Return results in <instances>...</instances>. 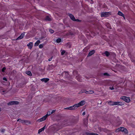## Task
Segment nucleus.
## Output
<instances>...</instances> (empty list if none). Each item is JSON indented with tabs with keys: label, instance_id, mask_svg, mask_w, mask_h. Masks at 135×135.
<instances>
[{
	"label": "nucleus",
	"instance_id": "f257e3e1",
	"mask_svg": "<svg viewBox=\"0 0 135 135\" xmlns=\"http://www.w3.org/2000/svg\"><path fill=\"white\" fill-rule=\"evenodd\" d=\"M108 104L110 105H122L124 104L123 103L121 102H114L111 101H110L108 102Z\"/></svg>",
	"mask_w": 135,
	"mask_h": 135
},
{
	"label": "nucleus",
	"instance_id": "f03ea898",
	"mask_svg": "<svg viewBox=\"0 0 135 135\" xmlns=\"http://www.w3.org/2000/svg\"><path fill=\"white\" fill-rule=\"evenodd\" d=\"M110 13L109 12H103L101 13L100 16L101 17H107L110 15Z\"/></svg>",
	"mask_w": 135,
	"mask_h": 135
},
{
	"label": "nucleus",
	"instance_id": "7ed1b4c3",
	"mask_svg": "<svg viewBox=\"0 0 135 135\" xmlns=\"http://www.w3.org/2000/svg\"><path fill=\"white\" fill-rule=\"evenodd\" d=\"M120 99L127 103H129L130 102L129 97L124 96L121 97Z\"/></svg>",
	"mask_w": 135,
	"mask_h": 135
},
{
	"label": "nucleus",
	"instance_id": "20e7f679",
	"mask_svg": "<svg viewBox=\"0 0 135 135\" xmlns=\"http://www.w3.org/2000/svg\"><path fill=\"white\" fill-rule=\"evenodd\" d=\"M19 103V102L17 101H12L10 102L7 103L8 105H12L13 104H18Z\"/></svg>",
	"mask_w": 135,
	"mask_h": 135
},
{
	"label": "nucleus",
	"instance_id": "39448f33",
	"mask_svg": "<svg viewBox=\"0 0 135 135\" xmlns=\"http://www.w3.org/2000/svg\"><path fill=\"white\" fill-rule=\"evenodd\" d=\"M85 101L84 100H82L78 103L76 104L78 108L81 106L85 104Z\"/></svg>",
	"mask_w": 135,
	"mask_h": 135
},
{
	"label": "nucleus",
	"instance_id": "423d86ee",
	"mask_svg": "<svg viewBox=\"0 0 135 135\" xmlns=\"http://www.w3.org/2000/svg\"><path fill=\"white\" fill-rule=\"evenodd\" d=\"M47 117V116H46V115H45V116L42 117L41 118H40L38 120H37V121H38V122H42V121H43L45 120L46 119Z\"/></svg>",
	"mask_w": 135,
	"mask_h": 135
},
{
	"label": "nucleus",
	"instance_id": "0eeeda50",
	"mask_svg": "<svg viewBox=\"0 0 135 135\" xmlns=\"http://www.w3.org/2000/svg\"><path fill=\"white\" fill-rule=\"evenodd\" d=\"M119 130L122 132H126V131H127V130L125 128L123 127H120L119 128Z\"/></svg>",
	"mask_w": 135,
	"mask_h": 135
},
{
	"label": "nucleus",
	"instance_id": "6e6552de",
	"mask_svg": "<svg viewBox=\"0 0 135 135\" xmlns=\"http://www.w3.org/2000/svg\"><path fill=\"white\" fill-rule=\"evenodd\" d=\"M78 108L76 104H75L73 106L70 107V110H73L76 109Z\"/></svg>",
	"mask_w": 135,
	"mask_h": 135
},
{
	"label": "nucleus",
	"instance_id": "1a4fd4ad",
	"mask_svg": "<svg viewBox=\"0 0 135 135\" xmlns=\"http://www.w3.org/2000/svg\"><path fill=\"white\" fill-rule=\"evenodd\" d=\"M69 16L70 17L71 19L73 21H74L75 20V18L74 16L71 14H69Z\"/></svg>",
	"mask_w": 135,
	"mask_h": 135
},
{
	"label": "nucleus",
	"instance_id": "9d476101",
	"mask_svg": "<svg viewBox=\"0 0 135 135\" xmlns=\"http://www.w3.org/2000/svg\"><path fill=\"white\" fill-rule=\"evenodd\" d=\"M25 34L24 33H22L16 39V40H20L22 39L24 37Z\"/></svg>",
	"mask_w": 135,
	"mask_h": 135
},
{
	"label": "nucleus",
	"instance_id": "9b49d317",
	"mask_svg": "<svg viewBox=\"0 0 135 135\" xmlns=\"http://www.w3.org/2000/svg\"><path fill=\"white\" fill-rule=\"evenodd\" d=\"M95 53V51L94 50H92L89 52L88 55V56H90L92 55L93 54Z\"/></svg>",
	"mask_w": 135,
	"mask_h": 135
},
{
	"label": "nucleus",
	"instance_id": "f8f14e48",
	"mask_svg": "<svg viewBox=\"0 0 135 135\" xmlns=\"http://www.w3.org/2000/svg\"><path fill=\"white\" fill-rule=\"evenodd\" d=\"M33 45V43L32 42H30L27 45V46H28V48L31 49Z\"/></svg>",
	"mask_w": 135,
	"mask_h": 135
},
{
	"label": "nucleus",
	"instance_id": "ddd939ff",
	"mask_svg": "<svg viewBox=\"0 0 135 135\" xmlns=\"http://www.w3.org/2000/svg\"><path fill=\"white\" fill-rule=\"evenodd\" d=\"M46 127V126H45L44 127H43L42 128H41L39 129L38 131V133H40V132H42V131H44L45 129V128Z\"/></svg>",
	"mask_w": 135,
	"mask_h": 135
},
{
	"label": "nucleus",
	"instance_id": "4468645a",
	"mask_svg": "<svg viewBox=\"0 0 135 135\" xmlns=\"http://www.w3.org/2000/svg\"><path fill=\"white\" fill-rule=\"evenodd\" d=\"M49 78H44L42 79L41 80L43 82H44L45 83H46L47 81H49Z\"/></svg>",
	"mask_w": 135,
	"mask_h": 135
},
{
	"label": "nucleus",
	"instance_id": "2eb2a0df",
	"mask_svg": "<svg viewBox=\"0 0 135 135\" xmlns=\"http://www.w3.org/2000/svg\"><path fill=\"white\" fill-rule=\"evenodd\" d=\"M45 20L49 21L51 20V19L49 16H47L46 17Z\"/></svg>",
	"mask_w": 135,
	"mask_h": 135
},
{
	"label": "nucleus",
	"instance_id": "dca6fc26",
	"mask_svg": "<svg viewBox=\"0 0 135 135\" xmlns=\"http://www.w3.org/2000/svg\"><path fill=\"white\" fill-rule=\"evenodd\" d=\"M40 40H37L35 44V46H37L40 43Z\"/></svg>",
	"mask_w": 135,
	"mask_h": 135
},
{
	"label": "nucleus",
	"instance_id": "f3484780",
	"mask_svg": "<svg viewBox=\"0 0 135 135\" xmlns=\"http://www.w3.org/2000/svg\"><path fill=\"white\" fill-rule=\"evenodd\" d=\"M118 14L122 16H124V15L121 12L119 11L118 13Z\"/></svg>",
	"mask_w": 135,
	"mask_h": 135
},
{
	"label": "nucleus",
	"instance_id": "a211bd4d",
	"mask_svg": "<svg viewBox=\"0 0 135 135\" xmlns=\"http://www.w3.org/2000/svg\"><path fill=\"white\" fill-rule=\"evenodd\" d=\"M104 54H105L107 57L108 56L110 55L109 52L107 51H106L104 53Z\"/></svg>",
	"mask_w": 135,
	"mask_h": 135
},
{
	"label": "nucleus",
	"instance_id": "6ab92c4d",
	"mask_svg": "<svg viewBox=\"0 0 135 135\" xmlns=\"http://www.w3.org/2000/svg\"><path fill=\"white\" fill-rule=\"evenodd\" d=\"M26 74L27 75H28L30 76H31L32 75V74L31 72L30 71H27L26 72Z\"/></svg>",
	"mask_w": 135,
	"mask_h": 135
},
{
	"label": "nucleus",
	"instance_id": "aec40b11",
	"mask_svg": "<svg viewBox=\"0 0 135 135\" xmlns=\"http://www.w3.org/2000/svg\"><path fill=\"white\" fill-rule=\"evenodd\" d=\"M25 123L26 124H31V122L30 121L27 120H25Z\"/></svg>",
	"mask_w": 135,
	"mask_h": 135
},
{
	"label": "nucleus",
	"instance_id": "412c9836",
	"mask_svg": "<svg viewBox=\"0 0 135 135\" xmlns=\"http://www.w3.org/2000/svg\"><path fill=\"white\" fill-rule=\"evenodd\" d=\"M52 114V113H51V112H47V114L46 115V116H47V117L49 115H50L51 114Z\"/></svg>",
	"mask_w": 135,
	"mask_h": 135
},
{
	"label": "nucleus",
	"instance_id": "4be33fe9",
	"mask_svg": "<svg viewBox=\"0 0 135 135\" xmlns=\"http://www.w3.org/2000/svg\"><path fill=\"white\" fill-rule=\"evenodd\" d=\"M61 51H62L61 52V55H63L65 53V51L64 50H62Z\"/></svg>",
	"mask_w": 135,
	"mask_h": 135
},
{
	"label": "nucleus",
	"instance_id": "5701e85b",
	"mask_svg": "<svg viewBox=\"0 0 135 135\" xmlns=\"http://www.w3.org/2000/svg\"><path fill=\"white\" fill-rule=\"evenodd\" d=\"M61 41V39L59 38H58L57 39L56 42L57 43H59V42H60Z\"/></svg>",
	"mask_w": 135,
	"mask_h": 135
},
{
	"label": "nucleus",
	"instance_id": "b1692460",
	"mask_svg": "<svg viewBox=\"0 0 135 135\" xmlns=\"http://www.w3.org/2000/svg\"><path fill=\"white\" fill-rule=\"evenodd\" d=\"M65 73V74L66 75H68V72H63V73H62L61 74V76H63V73Z\"/></svg>",
	"mask_w": 135,
	"mask_h": 135
},
{
	"label": "nucleus",
	"instance_id": "393cba45",
	"mask_svg": "<svg viewBox=\"0 0 135 135\" xmlns=\"http://www.w3.org/2000/svg\"><path fill=\"white\" fill-rule=\"evenodd\" d=\"M49 31L51 33H52L54 32V31L51 29H49Z\"/></svg>",
	"mask_w": 135,
	"mask_h": 135
},
{
	"label": "nucleus",
	"instance_id": "a878e982",
	"mask_svg": "<svg viewBox=\"0 0 135 135\" xmlns=\"http://www.w3.org/2000/svg\"><path fill=\"white\" fill-rule=\"evenodd\" d=\"M50 67H51L52 68H54L55 67V66L52 64L51 65H50Z\"/></svg>",
	"mask_w": 135,
	"mask_h": 135
},
{
	"label": "nucleus",
	"instance_id": "bb28decb",
	"mask_svg": "<svg viewBox=\"0 0 135 135\" xmlns=\"http://www.w3.org/2000/svg\"><path fill=\"white\" fill-rule=\"evenodd\" d=\"M43 47V45L42 44H40L39 46V47L40 48H42Z\"/></svg>",
	"mask_w": 135,
	"mask_h": 135
},
{
	"label": "nucleus",
	"instance_id": "cd10ccee",
	"mask_svg": "<svg viewBox=\"0 0 135 135\" xmlns=\"http://www.w3.org/2000/svg\"><path fill=\"white\" fill-rule=\"evenodd\" d=\"M6 69V68L5 67H3L2 69V72H4L5 70Z\"/></svg>",
	"mask_w": 135,
	"mask_h": 135
},
{
	"label": "nucleus",
	"instance_id": "c85d7f7f",
	"mask_svg": "<svg viewBox=\"0 0 135 135\" xmlns=\"http://www.w3.org/2000/svg\"><path fill=\"white\" fill-rule=\"evenodd\" d=\"M89 94H93L94 93V91L93 90H89Z\"/></svg>",
	"mask_w": 135,
	"mask_h": 135
},
{
	"label": "nucleus",
	"instance_id": "c756f323",
	"mask_svg": "<svg viewBox=\"0 0 135 135\" xmlns=\"http://www.w3.org/2000/svg\"><path fill=\"white\" fill-rule=\"evenodd\" d=\"M104 75H106L107 76H108L109 75V74L107 73H105L104 74Z\"/></svg>",
	"mask_w": 135,
	"mask_h": 135
},
{
	"label": "nucleus",
	"instance_id": "7c9ffc66",
	"mask_svg": "<svg viewBox=\"0 0 135 135\" xmlns=\"http://www.w3.org/2000/svg\"><path fill=\"white\" fill-rule=\"evenodd\" d=\"M20 122H21V123H25V120H21Z\"/></svg>",
	"mask_w": 135,
	"mask_h": 135
},
{
	"label": "nucleus",
	"instance_id": "2f4dec72",
	"mask_svg": "<svg viewBox=\"0 0 135 135\" xmlns=\"http://www.w3.org/2000/svg\"><path fill=\"white\" fill-rule=\"evenodd\" d=\"M74 21H76L77 22H81V20H79L78 19H75V20Z\"/></svg>",
	"mask_w": 135,
	"mask_h": 135
},
{
	"label": "nucleus",
	"instance_id": "473e14b6",
	"mask_svg": "<svg viewBox=\"0 0 135 135\" xmlns=\"http://www.w3.org/2000/svg\"><path fill=\"white\" fill-rule=\"evenodd\" d=\"M81 92H82V93H85V90L84 89H82L81 90Z\"/></svg>",
	"mask_w": 135,
	"mask_h": 135
},
{
	"label": "nucleus",
	"instance_id": "72a5a7b5",
	"mask_svg": "<svg viewBox=\"0 0 135 135\" xmlns=\"http://www.w3.org/2000/svg\"><path fill=\"white\" fill-rule=\"evenodd\" d=\"M5 131V130L4 129H2L1 130V132H4Z\"/></svg>",
	"mask_w": 135,
	"mask_h": 135
},
{
	"label": "nucleus",
	"instance_id": "f704fd0d",
	"mask_svg": "<svg viewBox=\"0 0 135 135\" xmlns=\"http://www.w3.org/2000/svg\"><path fill=\"white\" fill-rule=\"evenodd\" d=\"M89 91H86V90H85V93H86V94H89Z\"/></svg>",
	"mask_w": 135,
	"mask_h": 135
},
{
	"label": "nucleus",
	"instance_id": "c9c22d12",
	"mask_svg": "<svg viewBox=\"0 0 135 135\" xmlns=\"http://www.w3.org/2000/svg\"><path fill=\"white\" fill-rule=\"evenodd\" d=\"M109 89H111V90H113V89H114V88L113 87H109Z\"/></svg>",
	"mask_w": 135,
	"mask_h": 135
},
{
	"label": "nucleus",
	"instance_id": "e433bc0d",
	"mask_svg": "<svg viewBox=\"0 0 135 135\" xmlns=\"http://www.w3.org/2000/svg\"><path fill=\"white\" fill-rule=\"evenodd\" d=\"M52 57L51 58L49 59H48V60L49 61H50L52 59Z\"/></svg>",
	"mask_w": 135,
	"mask_h": 135
},
{
	"label": "nucleus",
	"instance_id": "4c0bfd02",
	"mask_svg": "<svg viewBox=\"0 0 135 135\" xmlns=\"http://www.w3.org/2000/svg\"><path fill=\"white\" fill-rule=\"evenodd\" d=\"M70 107H67V108H65L64 109H69V110H70Z\"/></svg>",
	"mask_w": 135,
	"mask_h": 135
},
{
	"label": "nucleus",
	"instance_id": "58836bf2",
	"mask_svg": "<svg viewBox=\"0 0 135 135\" xmlns=\"http://www.w3.org/2000/svg\"><path fill=\"white\" fill-rule=\"evenodd\" d=\"M85 112H83V113H82V115H85Z\"/></svg>",
	"mask_w": 135,
	"mask_h": 135
},
{
	"label": "nucleus",
	"instance_id": "ea45409f",
	"mask_svg": "<svg viewBox=\"0 0 135 135\" xmlns=\"http://www.w3.org/2000/svg\"><path fill=\"white\" fill-rule=\"evenodd\" d=\"M3 80H5V81H7V79H6V78H3Z\"/></svg>",
	"mask_w": 135,
	"mask_h": 135
},
{
	"label": "nucleus",
	"instance_id": "a19ab883",
	"mask_svg": "<svg viewBox=\"0 0 135 135\" xmlns=\"http://www.w3.org/2000/svg\"><path fill=\"white\" fill-rule=\"evenodd\" d=\"M55 111V110H53L52 111V112H51V113H52V114Z\"/></svg>",
	"mask_w": 135,
	"mask_h": 135
},
{
	"label": "nucleus",
	"instance_id": "79ce46f5",
	"mask_svg": "<svg viewBox=\"0 0 135 135\" xmlns=\"http://www.w3.org/2000/svg\"><path fill=\"white\" fill-rule=\"evenodd\" d=\"M81 93H82V92H81V91H80L79 93V94H81Z\"/></svg>",
	"mask_w": 135,
	"mask_h": 135
},
{
	"label": "nucleus",
	"instance_id": "37998d69",
	"mask_svg": "<svg viewBox=\"0 0 135 135\" xmlns=\"http://www.w3.org/2000/svg\"><path fill=\"white\" fill-rule=\"evenodd\" d=\"M78 80L79 81L81 82V81L79 79H78Z\"/></svg>",
	"mask_w": 135,
	"mask_h": 135
},
{
	"label": "nucleus",
	"instance_id": "c03bdc74",
	"mask_svg": "<svg viewBox=\"0 0 135 135\" xmlns=\"http://www.w3.org/2000/svg\"><path fill=\"white\" fill-rule=\"evenodd\" d=\"M106 130L105 129H102V131H105Z\"/></svg>",
	"mask_w": 135,
	"mask_h": 135
},
{
	"label": "nucleus",
	"instance_id": "a18cd8bd",
	"mask_svg": "<svg viewBox=\"0 0 135 135\" xmlns=\"http://www.w3.org/2000/svg\"><path fill=\"white\" fill-rule=\"evenodd\" d=\"M19 120H21V119H18V120H17V121H18Z\"/></svg>",
	"mask_w": 135,
	"mask_h": 135
},
{
	"label": "nucleus",
	"instance_id": "49530a36",
	"mask_svg": "<svg viewBox=\"0 0 135 135\" xmlns=\"http://www.w3.org/2000/svg\"><path fill=\"white\" fill-rule=\"evenodd\" d=\"M122 17H123L124 19H125V17L124 16H124H122Z\"/></svg>",
	"mask_w": 135,
	"mask_h": 135
},
{
	"label": "nucleus",
	"instance_id": "de8ad7c7",
	"mask_svg": "<svg viewBox=\"0 0 135 135\" xmlns=\"http://www.w3.org/2000/svg\"><path fill=\"white\" fill-rule=\"evenodd\" d=\"M1 108H0V111H1Z\"/></svg>",
	"mask_w": 135,
	"mask_h": 135
},
{
	"label": "nucleus",
	"instance_id": "09e8293b",
	"mask_svg": "<svg viewBox=\"0 0 135 135\" xmlns=\"http://www.w3.org/2000/svg\"><path fill=\"white\" fill-rule=\"evenodd\" d=\"M3 92H4V91H3Z\"/></svg>",
	"mask_w": 135,
	"mask_h": 135
},
{
	"label": "nucleus",
	"instance_id": "8fccbe9b",
	"mask_svg": "<svg viewBox=\"0 0 135 135\" xmlns=\"http://www.w3.org/2000/svg\"><path fill=\"white\" fill-rule=\"evenodd\" d=\"M102 104V102H101V103H100V104Z\"/></svg>",
	"mask_w": 135,
	"mask_h": 135
}]
</instances>
